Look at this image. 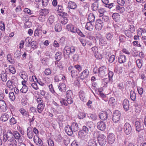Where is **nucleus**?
I'll use <instances>...</instances> for the list:
<instances>
[{
	"label": "nucleus",
	"mask_w": 146,
	"mask_h": 146,
	"mask_svg": "<svg viewBox=\"0 0 146 146\" xmlns=\"http://www.w3.org/2000/svg\"><path fill=\"white\" fill-rule=\"evenodd\" d=\"M76 50V48L73 46H65L63 50V54L65 58L70 57V55L73 54Z\"/></svg>",
	"instance_id": "2"
},
{
	"label": "nucleus",
	"mask_w": 146,
	"mask_h": 146,
	"mask_svg": "<svg viewBox=\"0 0 146 146\" xmlns=\"http://www.w3.org/2000/svg\"><path fill=\"white\" fill-rule=\"evenodd\" d=\"M121 116V113L118 110H115L113 113L112 120L113 122L116 123L119 121Z\"/></svg>",
	"instance_id": "6"
},
{
	"label": "nucleus",
	"mask_w": 146,
	"mask_h": 146,
	"mask_svg": "<svg viewBox=\"0 0 146 146\" xmlns=\"http://www.w3.org/2000/svg\"><path fill=\"white\" fill-rule=\"evenodd\" d=\"M19 76L23 80H27L28 76L26 73L24 71H22L20 72Z\"/></svg>",
	"instance_id": "30"
},
{
	"label": "nucleus",
	"mask_w": 146,
	"mask_h": 146,
	"mask_svg": "<svg viewBox=\"0 0 146 146\" xmlns=\"http://www.w3.org/2000/svg\"><path fill=\"white\" fill-rule=\"evenodd\" d=\"M141 110V106L140 105L136 104H135V111L136 113H139Z\"/></svg>",
	"instance_id": "49"
},
{
	"label": "nucleus",
	"mask_w": 146,
	"mask_h": 146,
	"mask_svg": "<svg viewBox=\"0 0 146 146\" xmlns=\"http://www.w3.org/2000/svg\"><path fill=\"white\" fill-rule=\"evenodd\" d=\"M31 42V38L30 37H27L25 41V45H26L27 46H29L30 45Z\"/></svg>",
	"instance_id": "56"
},
{
	"label": "nucleus",
	"mask_w": 146,
	"mask_h": 146,
	"mask_svg": "<svg viewBox=\"0 0 146 146\" xmlns=\"http://www.w3.org/2000/svg\"><path fill=\"white\" fill-rule=\"evenodd\" d=\"M68 7L71 9L75 10L77 8V5L74 1H70L68 4Z\"/></svg>",
	"instance_id": "19"
},
{
	"label": "nucleus",
	"mask_w": 146,
	"mask_h": 146,
	"mask_svg": "<svg viewBox=\"0 0 146 146\" xmlns=\"http://www.w3.org/2000/svg\"><path fill=\"white\" fill-rule=\"evenodd\" d=\"M5 29V24L2 21H0V30L4 32Z\"/></svg>",
	"instance_id": "50"
},
{
	"label": "nucleus",
	"mask_w": 146,
	"mask_h": 146,
	"mask_svg": "<svg viewBox=\"0 0 146 146\" xmlns=\"http://www.w3.org/2000/svg\"><path fill=\"white\" fill-rule=\"evenodd\" d=\"M113 34L112 33H108L106 35L105 37L107 40L108 41H110L112 38Z\"/></svg>",
	"instance_id": "38"
},
{
	"label": "nucleus",
	"mask_w": 146,
	"mask_h": 146,
	"mask_svg": "<svg viewBox=\"0 0 146 146\" xmlns=\"http://www.w3.org/2000/svg\"><path fill=\"white\" fill-rule=\"evenodd\" d=\"M9 95L10 99L12 101H13L15 100V97L14 95V94L13 92H10L9 93Z\"/></svg>",
	"instance_id": "64"
},
{
	"label": "nucleus",
	"mask_w": 146,
	"mask_h": 146,
	"mask_svg": "<svg viewBox=\"0 0 146 146\" xmlns=\"http://www.w3.org/2000/svg\"><path fill=\"white\" fill-rule=\"evenodd\" d=\"M115 100L113 97H111L109 100L108 103L110 106H113L115 105Z\"/></svg>",
	"instance_id": "51"
},
{
	"label": "nucleus",
	"mask_w": 146,
	"mask_h": 146,
	"mask_svg": "<svg viewBox=\"0 0 146 146\" xmlns=\"http://www.w3.org/2000/svg\"><path fill=\"white\" fill-rule=\"evenodd\" d=\"M97 144L95 139H90L88 143V146H97Z\"/></svg>",
	"instance_id": "42"
},
{
	"label": "nucleus",
	"mask_w": 146,
	"mask_h": 146,
	"mask_svg": "<svg viewBox=\"0 0 146 146\" xmlns=\"http://www.w3.org/2000/svg\"><path fill=\"white\" fill-rule=\"evenodd\" d=\"M89 71L88 69H85L80 74V77L81 79L83 80L86 78L89 74Z\"/></svg>",
	"instance_id": "17"
},
{
	"label": "nucleus",
	"mask_w": 146,
	"mask_h": 146,
	"mask_svg": "<svg viewBox=\"0 0 146 146\" xmlns=\"http://www.w3.org/2000/svg\"><path fill=\"white\" fill-rule=\"evenodd\" d=\"M54 29L56 32H60L62 30L61 25L60 24H56L55 26Z\"/></svg>",
	"instance_id": "45"
},
{
	"label": "nucleus",
	"mask_w": 146,
	"mask_h": 146,
	"mask_svg": "<svg viewBox=\"0 0 146 146\" xmlns=\"http://www.w3.org/2000/svg\"><path fill=\"white\" fill-rule=\"evenodd\" d=\"M98 129L102 131H104L106 128V126L105 123L101 121L98 122L97 124Z\"/></svg>",
	"instance_id": "8"
},
{
	"label": "nucleus",
	"mask_w": 146,
	"mask_h": 146,
	"mask_svg": "<svg viewBox=\"0 0 146 146\" xmlns=\"http://www.w3.org/2000/svg\"><path fill=\"white\" fill-rule=\"evenodd\" d=\"M44 107V104H38L37 107V110L39 113H40L43 111Z\"/></svg>",
	"instance_id": "34"
},
{
	"label": "nucleus",
	"mask_w": 146,
	"mask_h": 146,
	"mask_svg": "<svg viewBox=\"0 0 146 146\" xmlns=\"http://www.w3.org/2000/svg\"><path fill=\"white\" fill-rule=\"evenodd\" d=\"M58 7L55 9L57 11H58V15H63L64 12L62 11V6L60 5H58L57 6Z\"/></svg>",
	"instance_id": "36"
},
{
	"label": "nucleus",
	"mask_w": 146,
	"mask_h": 146,
	"mask_svg": "<svg viewBox=\"0 0 146 146\" xmlns=\"http://www.w3.org/2000/svg\"><path fill=\"white\" fill-rule=\"evenodd\" d=\"M6 85L9 88L10 90H12L14 88L12 82L10 80H8L7 81Z\"/></svg>",
	"instance_id": "44"
},
{
	"label": "nucleus",
	"mask_w": 146,
	"mask_h": 146,
	"mask_svg": "<svg viewBox=\"0 0 146 146\" xmlns=\"http://www.w3.org/2000/svg\"><path fill=\"white\" fill-rule=\"evenodd\" d=\"M123 106L124 109L126 111L128 110L129 108V102L127 99H125L123 102Z\"/></svg>",
	"instance_id": "22"
},
{
	"label": "nucleus",
	"mask_w": 146,
	"mask_h": 146,
	"mask_svg": "<svg viewBox=\"0 0 146 146\" xmlns=\"http://www.w3.org/2000/svg\"><path fill=\"white\" fill-rule=\"evenodd\" d=\"M79 98L82 101L84 102L86 101V94L84 91L80 90L79 92Z\"/></svg>",
	"instance_id": "23"
},
{
	"label": "nucleus",
	"mask_w": 146,
	"mask_h": 146,
	"mask_svg": "<svg viewBox=\"0 0 146 146\" xmlns=\"http://www.w3.org/2000/svg\"><path fill=\"white\" fill-rule=\"evenodd\" d=\"M71 76L72 78L76 77L78 75L77 71L75 70H72L71 71Z\"/></svg>",
	"instance_id": "53"
},
{
	"label": "nucleus",
	"mask_w": 146,
	"mask_h": 146,
	"mask_svg": "<svg viewBox=\"0 0 146 146\" xmlns=\"http://www.w3.org/2000/svg\"><path fill=\"white\" fill-rule=\"evenodd\" d=\"M9 122V123L10 125H14L17 123V120L14 117H12L10 120Z\"/></svg>",
	"instance_id": "63"
},
{
	"label": "nucleus",
	"mask_w": 146,
	"mask_h": 146,
	"mask_svg": "<svg viewBox=\"0 0 146 146\" xmlns=\"http://www.w3.org/2000/svg\"><path fill=\"white\" fill-rule=\"evenodd\" d=\"M135 126L136 131L138 132H140L144 129V126L143 124L141 123L138 121H136L135 122Z\"/></svg>",
	"instance_id": "12"
},
{
	"label": "nucleus",
	"mask_w": 146,
	"mask_h": 146,
	"mask_svg": "<svg viewBox=\"0 0 146 146\" xmlns=\"http://www.w3.org/2000/svg\"><path fill=\"white\" fill-rule=\"evenodd\" d=\"M66 29L68 31L74 33H77L80 36L82 37H85V36L78 29H77L71 24H69L66 25Z\"/></svg>",
	"instance_id": "3"
},
{
	"label": "nucleus",
	"mask_w": 146,
	"mask_h": 146,
	"mask_svg": "<svg viewBox=\"0 0 146 146\" xmlns=\"http://www.w3.org/2000/svg\"><path fill=\"white\" fill-rule=\"evenodd\" d=\"M65 131L68 135H72L73 133L70 126L69 125H68L65 127Z\"/></svg>",
	"instance_id": "28"
},
{
	"label": "nucleus",
	"mask_w": 146,
	"mask_h": 146,
	"mask_svg": "<svg viewBox=\"0 0 146 146\" xmlns=\"http://www.w3.org/2000/svg\"><path fill=\"white\" fill-rule=\"evenodd\" d=\"M33 139L34 142L36 145L40 146L42 145L43 142L38 136H34Z\"/></svg>",
	"instance_id": "16"
},
{
	"label": "nucleus",
	"mask_w": 146,
	"mask_h": 146,
	"mask_svg": "<svg viewBox=\"0 0 146 146\" xmlns=\"http://www.w3.org/2000/svg\"><path fill=\"white\" fill-rule=\"evenodd\" d=\"M28 90V88L27 86H23L20 91L21 92L23 93H25L27 92Z\"/></svg>",
	"instance_id": "60"
},
{
	"label": "nucleus",
	"mask_w": 146,
	"mask_h": 146,
	"mask_svg": "<svg viewBox=\"0 0 146 146\" xmlns=\"http://www.w3.org/2000/svg\"><path fill=\"white\" fill-rule=\"evenodd\" d=\"M49 12L48 9H41L40 12V15L42 16H46Z\"/></svg>",
	"instance_id": "31"
},
{
	"label": "nucleus",
	"mask_w": 146,
	"mask_h": 146,
	"mask_svg": "<svg viewBox=\"0 0 146 146\" xmlns=\"http://www.w3.org/2000/svg\"><path fill=\"white\" fill-rule=\"evenodd\" d=\"M108 80L107 78H105L102 80V85L103 87H106L107 86Z\"/></svg>",
	"instance_id": "54"
},
{
	"label": "nucleus",
	"mask_w": 146,
	"mask_h": 146,
	"mask_svg": "<svg viewBox=\"0 0 146 146\" xmlns=\"http://www.w3.org/2000/svg\"><path fill=\"white\" fill-rule=\"evenodd\" d=\"M78 137L83 139H84L87 137V133L85 132L84 131H79L78 133Z\"/></svg>",
	"instance_id": "25"
},
{
	"label": "nucleus",
	"mask_w": 146,
	"mask_h": 146,
	"mask_svg": "<svg viewBox=\"0 0 146 146\" xmlns=\"http://www.w3.org/2000/svg\"><path fill=\"white\" fill-rule=\"evenodd\" d=\"M21 55V51L19 50H17L14 53V57L15 58L19 59L20 58Z\"/></svg>",
	"instance_id": "39"
},
{
	"label": "nucleus",
	"mask_w": 146,
	"mask_h": 146,
	"mask_svg": "<svg viewBox=\"0 0 146 146\" xmlns=\"http://www.w3.org/2000/svg\"><path fill=\"white\" fill-rule=\"evenodd\" d=\"M85 27L87 30L89 31H92L93 29L94 25L92 23V22H88L86 23Z\"/></svg>",
	"instance_id": "29"
},
{
	"label": "nucleus",
	"mask_w": 146,
	"mask_h": 146,
	"mask_svg": "<svg viewBox=\"0 0 146 146\" xmlns=\"http://www.w3.org/2000/svg\"><path fill=\"white\" fill-rule=\"evenodd\" d=\"M14 139L18 140L19 142H22L23 141V136L21 135L17 131H14Z\"/></svg>",
	"instance_id": "10"
},
{
	"label": "nucleus",
	"mask_w": 146,
	"mask_h": 146,
	"mask_svg": "<svg viewBox=\"0 0 146 146\" xmlns=\"http://www.w3.org/2000/svg\"><path fill=\"white\" fill-rule=\"evenodd\" d=\"M7 74H8L6 73L5 70V71H2L1 73V74H0V76L1 78V79L4 82H5L7 81Z\"/></svg>",
	"instance_id": "24"
},
{
	"label": "nucleus",
	"mask_w": 146,
	"mask_h": 146,
	"mask_svg": "<svg viewBox=\"0 0 146 146\" xmlns=\"http://www.w3.org/2000/svg\"><path fill=\"white\" fill-rule=\"evenodd\" d=\"M27 133L28 137L29 139H32L33 136L32 128L29 127L27 129Z\"/></svg>",
	"instance_id": "15"
},
{
	"label": "nucleus",
	"mask_w": 146,
	"mask_h": 146,
	"mask_svg": "<svg viewBox=\"0 0 146 146\" xmlns=\"http://www.w3.org/2000/svg\"><path fill=\"white\" fill-rule=\"evenodd\" d=\"M98 140L99 145L102 146H104L107 142V138L103 134L99 135L98 137Z\"/></svg>",
	"instance_id": "5"
},
{
	"label": "nucleus",
	"mask_w": 146,
	"mask_h": 146,
	"mask_svg": "<svg viewBox=\"0 0 146 146\" xmlns=\"http://www.w3.org/2000/svg\"><path fill=\"white\" fill-rule=\"evenodd\" d=\"M60 22L62 24L65 25L68 21V19L66 17H62L60 19Z\"/></svg>",
	"instance_id": "48"
},
{
	"label": "nucleus",
	"mask_w": 146,
	"mask_h": 146,
	"mask_svg": "<svg viewBox=\"0 0 146 146\" xmlns=\"http://www.w3.org/2000/svg\"><path fill=\"white\" fill-rule=\"evenodd\" d=\"M115 8L117 12L122 13L124 11V8L123 7H120L119 5H117L116 6Z\"/></svg>",
	"instance_id": "40"
},
{
	"label": "nucleus",
	"mask_w": 146,
	"mask_h": 146,
	"mask_svg": "<svg viewBox=\"0 0 146 146\" xmlns=\"http://www.w3.org/2000/svg\"><path fill=\"white\" fill-rule=\"evenodd\" d=\"M132 128L131 126L127 123H126L124 126V130L125 133L127 135L130 134L131 132Z\"/></svg>",
	"instance_id": "9"
},
{
	"label": "nucleus",
	"mask_w": 146,
	"mask_h": 146,
	"mask_svg": "<svg viewBox=\"0 0 146 146\" xmlns=\"http://www.w3.org/2000/svg\"><path fill=\"white\" fill-rule=\"evenodd\" d=\"M108 71V69L106 67L102 66L99 68L98 70V76L100 77H103L107 75Z\"/></svg>",
	"instance_id": "4"
},
{
	"label": "nucleus",
	"mask_w": 146,
	"mask_h": 146,
	"mask_svg": "<svg viewBox=\"0 0 146 146\" xmlns=\"http://www.w3.org/2000/svg\"><path fill=\"white\" fill-rule=\"evenodd\" d=\"M2 135L4 146H6L5 144L7 142L9 146H18L17 142L14 139V131L11 129L7 131L4 130L3 131Z\"/></svg>",
	"instance_id": "1"
},
{
	"label": "nucleus",
	"mask_w": 146,
	"mask_h": 146,
	"mask_svg": "<svg viewBox=\"0 0 146 146\" xmlns=\"http://www.w3.org/2000/svg\"><path fill=\"white\" fill-rule=\"evenodd\" d=\"M99 5L98 3H93L91 6L92 10L93 11H96L98 10Z\"/></svg>",
	"instance_id": "47"
},
{
	"label": "nucleus",
	"mask_w": 146,
	"mask_h": 146,
	"mask_svg": "<svg viewBox=\"0 0 146 146\" xmlns=\"http://www.w3.org/2000/svg\"><path fill=\"white\" fill-rule=\"evenodd\" d=\"M58 87L59 90L62 92H64L66 90V86L64 83H60L58 85Z\"/></svg>",
	"instance_id": "18"
},
{
	"label": "nucleus",
	"mask_w": 146,
	"mask_h": 146,
	"mask_svg": "<svg viewBox=\"0 0 146 146\" xmlns=\"http://www.w3.org/2000/svg\"><path fill=\"white\" fill-rule=\"evenodd\" d=\"M54 21V17L53 15L49 16L47 21V23L50 25H52Z\"/></svg>",
	"instance_id": "35"
},
{
	"label": "nucleus",
	"mask_w": 146,
	"mask_h": 146,
	"mask_svg": "<svg viewBox=\"0 0 146 146\" xmlns=\"http://www.w3.org/2000/svg\"><path fill=\"white\" fill-rule=\"evenodd\" d=\"M9 118V115L6 113L2 114L1 117V120L3 122H5L8 120Z\"/></svg>",
	"instance_id": "33"
},
{
	"label": "nucleus",
	"mask_w": 146,
	"mask_h": 146,
	"mask_svg": "<svg viewBox=\"0 0 146 146\" xmlns=\"http://www.w3.org/2000/svg\"><path fill=\"white\" fill-rule=\"evenodd\" d=\"M5 70V71L6 73L7 74L11 73L12 74H14L16 72V70L15 68L11 65H9L8 68H6Z\"/></svg>",
	"instance_id": "11"
},
{
	"label": "nucleus",
	"mask_w": 146,
	"mask_h": 146,
	"mask_svg": "<svg viewBox=\"0 0 146 146\" xmlns=\"http://www.w3.org/2000/svg\"><path fill=\"white\" fill-rule=\"evenodd\" d=\"M61 53L60 52H58L56 53L55 55V58L57 61H59L61 58Z\"/></svg>",
	"instance_id": "43"
},
{
	"label": "nucleus",
	"mask_w": 146,
	"mask_h": 146,
	"mask_svg": "<svg viewBox=\"0 0 146 146\" xmlns=\"http://www.w3.org/2000/svg\"><path fill=\"white\" fill-rule=\"evenodd\" d=\"M23 12L26 14L31 15L33 14V13L31 10L28 8H25L23 10Z\"/></svg>",
	"instance_id": "61"
},
{
	"label": "nucleus",
	"mask_w": 146,
	"mask_h": 146,
	"mask_svg": "<svg viewBox=\"0 0 146 146\" xmlns=\"http://www.w3.org/2000/svg\"><path fill=\"white\" fill-rule=\"evenodd\" d=\"M97 11V14L100 17L103 16L104 13L106 12L105 8L102 7L98 9Z\"/></svg>",
	"instance_id": "21"
},
{
	"label": "nucleus",
	"mask_w": 146,
	"mask_h": 146,
	"mask_svg": "<svg viewBox=\"0 0 146 146\" xmlns=\"http://www.w3.org/2000/svg\"><path fill=\"white\" fill-rule=\"evenodd\" d=\"M7 59V60L11 64H13L15 63L14 59L12 57L11 54H8Z\"/></svg>",
	"instance_id": "41"
},
{
	"label": "nucleus",
	"mask_w": 146,
	"mask_h": 146,
	"mask_svg": "<svg viewBox=\"0 0 146 146\" xmlns=\"http://www.w3.org/2000/svg\"><path fill=\"white\" fill-rule=\"evenodd\" d=\"M70 126L73 132H75L78 130V125L76 123L73 122Z\"/></svg>",
	"instance_id": "27"
},
{
	"label": "nucleus",
	"mask_w": 146,
	"mask_h": 146,
	"mask_svg": "<svg viewBox=\"0 0 146 146\" xmlns=\"http://www.w3.org/2000/svg\"><path fill=\"white\" fill-rule=\"evenodd\" d=\"M0 108L1 111L5 112L7 109V107L5 101L3 100H0Z\"/></svg>",
	"instance_id": "13"
},
{
	"label": "nucleus",
	"mask_w": 146,
	"mask_h": 146,
	"mask_svg": "<svg viewBox=\"0 0 146 146\" xmlns=\"http://www.w3.org/2000/svg\"><path fill=\"white\" fill-rule=\"evenodd\" d=\"M113 19L116 22H119L120 20V16L119 14L117 13H114L112 15Z\"/></svg>",
	"instance_id": "32"
},
{
	"label": "nucleus",
	"mask_w": 146,
	"mask_h": 146,
	"mask_svg": "<svg viewBox=\"0 0 146 146\" xmlns=\"http://www.w3.org/2000/svg\"><path fill=\"white\" fill-rule=\"evenodd\" d=\"M126 57L124 55H121L118 57V61L120 64L124 63L126 62Z\"/></svg>",
	"instance_id": "26"
},
{
	"label": "nucleus",
	"mask_w": 146,
	"mask_h": 146,
	"mask_svg": "<svg viewBox=\"0 0 146 146\" xmlns=\"http://www.w3.org/2000/svg\"><path fill=\"white\" fill-rule=\"evenodd\" d=\"M99 117L102 120H106L108 117V114L106 111H102L100 113Z\"/></svg>",
	"instance_id": "20"
},
{
	"label": "nucleus",
	"mask_w": 146,
	"mask_h": 146,
	"mask_svg": "<svg viewBox=\"0 0 146 146\" xmlns=\"http://www.w3.org/2000/svg\"><path fill=\"white\" fill-rule=\"evenodd\" d=\"M19 111L23 116L27 117L28 115V112L24 109H20L19 110Z\"/></svg>",
	"instance_id": "52"
},
{
	"label": "nucleus",
	"mask_w": 146,
	"mask_h": 146,
	"mask_svg": "<svg viewBox=\"0 0 146 146\" xmlns=\"http://www.w3.org/2000/svg\"><path fill=\"white\" fill-rule=\"evenodd\" d=\"M42 30H39L36 29L34 32V35L35 36H39L42 34Z\"/></svg>",
	"instance_id": "55"
},
{
	"label": "nucleus",
	"mask_w": 146,
	"mask_h": 146,
	"mask_svg": "<svg viewBox=\"0 0 146 146\" xmlns=\"http://www.w3.org/2000/svg\"><path fill=\"white\" fill-rule=\"evenodd\" d=\"M99 42L100 44L103 45L107 44V42L106 40L102 38L99 39Z\"/></svg>",
	"instance_id": "62"
},
{
	"label": "nucleus",
	"mask_w": 146,
	"mask_h": 146,
	"mask_svg": "<svg viewBox=\"0 0 146 146\" xmlns=\"http://www.w3.org/2000/svg\"><path fill=\"white\" fill-rule=\"evenodd\" d=\"M104 26L103 22L100 19H98L96 21L95 27L96 29L98 30H101Z\"/></svg>",
	"instance_id": "7"
},
{
	"label": "nucleus",
	"mask_w": 146,
	"mask_h": 146,
	"mask_svg": "<svg viewBox=\"0 0 146 146\" xmlns=\"http://www.w3.org/2000/svg\"><path fill=\"white\" fill-rule=\"evenodd\" d=\"M95 19V17L92 13H90L88 15V19L89 22H93L94 21Z\"/></svg>",
	"instance_id": "37"
},
{
	"label": "nucleus",
	"mask_w": 146,
	"mask_h": 146,
	"mask_svg": "<svg viewBox=\"0 0 146 146\" xmlns=\"http://www.w3.org/2000/svg\"><path fill=\"white\" fill-rule=\"evenodd\" d=\"M86 116V114L84 112H80L78 115V117L79 119H83Z\"/></svg>",
	"instance_id": "58"
},
{
	"label": "nucleus",
	"mask_w": 146,
	"mask_h": 146,
	"mask_svg": "<svg viewBox=\"0 0 146 146\" xmlns=\"http://www.w3.org/2000/svg\"><path fill=\"white\" fill-rule=\"evenodd\" d=\"M115 137L114 134L110 133L109 134L108 137V142L110 144L113 143L115 140Z\"/></svg>",
	"instance_id": "14"
},
{
	"label": "nucleus",
	"mask_w": 146,
	"mask_h": 146,
	"mask_svg": "<svg viewBox=\"0 0 146 146\" xmlns=\"http://www.w3.org/2000/svg\"><path fill=\"white\" fill-rule=\"evenodd\" d=\"M136 94L134 91H131L130 93V97L131 99L133 101H135L136 99Z\"/></svg>",
	"instance_id": "46"
},
{
	"label": "nucleus",
	"mask_w": 146,
	"mask_h": 146,
	"mask_svg": "<svg viewBox=\"0 0 146 146\" xmlns=\"http://www.w3.org/2000/svg\"><path fill=\"white\" fill-rule=\"evenodd\" d=\"M87 38L92 40L94 43H96V40L95 38L93 36L90 35H87Z\"/></svg>",
	"instance_id": "59"
},
{
	"label": "nucleus",
	"mask_w": 146,
	"mask_h": 146,
	"mask_svg": "<svg viewBox=\"0 0 146 146\" xmlns=\"http://www.w3.org/2000/svg\"><path fill=\"white\" fill-rule=\"evenodd\" d=\"M142 61L140 59H137L136 61V63L138 67L141 68L142 66Z\"/></svg>",
	"instance_id": "57"
}]
</instances>
